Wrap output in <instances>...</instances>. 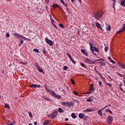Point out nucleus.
<instances>
[{
  "label": "nucleus",
  "mask_w": 125,
  "mask_h": 125,
  "mask_svg": "<svg viewBox=\"0 0 125 125\" xmlns=\"http://www.w3.org/2000/svg\"><path fill=\"white\" fill-rule=\"evenodd\" d=\"M104 13L103 11H98L94 14V17L97 20H100V18L103 16Z\"/></svg>",
  "instance_id": "f257e3e1"
},
{
  "label": "nucleus",
  "mask_w": 125,
  "mask_h": 125,
  "mask_svg": "<svg viewBox=\"0 0 125 125\" xmlns=\"http://www.w3.org/2000/svg\"><path fill=\"white\" fill-rule=\"evenodd\" d=\"M89 45H90V49L91 52H92L93 54H94V55H96V53H94V50L95 51H96V52H99V49H98V48L94 46H93L92 44H91V43H89Z\"/></svg>",
  "instance_id": "f03ea898"
},
{
  "label": "nucleus",
  "mask_w": 125,
  "mask_h": 125,
  "mask_svg": "<svg viewBox=\"0 0 125 125\" xmlns=\"http://www.w3.org/2000/svg\"><path fill=\"white\" fill-rule=\"evenodd\" d=\"M108 47H105L104 51L105 52H107L108 51Z\"/></svg>",
  "instance_id": "09e8293b"
},
{
  "label": "nucleus",
  "mask_w": 125,
  "mask_h": 125,
  "mask_svg": "<svg viewBox=\"0 0 125 125\" xmlns=\"http://www.w3.org/2000/svg\"><path fill=\"white\" fill-rule=\"evenodd\" d=\"M21 43L19 44V46H21L22 44L24 43V42L22 40V39H21Z\"/></svg>",
  "instance_id": "58836bf2"
},
{
  "label": "nucleus",
  "mask_w": 125,
  "mask_h": 125,
  "mask_svg": "<svg viewBox=\"0 0 125 125\" xmlns=\"http://www.w3.org/2000/svg\"><path fill=\"white\" fill-rule=\"evenodd\" d=\"M48 92H49L53 96H54V97H58V98H61V97L60 96L57 95V94L55 93V92L53 91L52 90H48Z\"/></svg>",
  "instance_id": "20e7f679"
},
{
  "label": "nucleus",
  "mask_w": 125,
  "mask_h": 125,
  "mask_svg": "<svg viewBox=\"0 0 125 125\" xmlns=\"http://www.w3.org/2000/svg\"><path fill=\"white\" fill-rule=\"evenodd\" d=\"M95 71L96 72V73H97V74L99 73V72H98V71H97L96 68H95Z\"/></svg>",
  "instance_id": "052dcab7"
},
{
  "label": "nucleus",
  "mask_w": 125,
  "mask_h": 125,
  "mask_svg": "<svg viewBox=\"0 0 125 125\" xmlns=\"http://www.w3.org/2000/svg\"><path fill=\"white\" fill-rule=\"evenodd\" d=\"M72 2H73V3H74V2H75V0H71Z\"/></svg>",
  "instance_id": "69168bd1"
},
{
  "label": "nucleus",
  "mask_w": 125,
  "mask_h": 125,
  "mask_svg": "<svg viewBox=\"0 0 125 125\" xmlns=\"http://www.w3.org/2000/svg\"><path fill=\"white\" fill-rule=\"evenodd\" d=\"M98 75H99L100 78H101V79H102L103 80H104V81H105V78H103V76H102V74H101V73H99L98 74Z\"/></svg>",
  "instance_id": "393cba45"
},
{
  "label": "nucleus",
  "mask_w": 125,
  "mask_h": 125,
  "mask_svg": "<svg viewBox=\"0 0 125 125\" xmlns=\"http://www.w3.org/2000/svg\"><path fill=\"white\" fill-rule=\"evenodd\" d=\"M30 87H34V88H37V87H41V85L36 84H32L30 85Z\"/></svg>",
  "instance_id": "f8f14e48"
},
{
  "label": "nucleus",
  "mask_w": 125,
  "mask_h": 125,
  "mask_svg": "<svg viewBox=\"0 0 125 125\" xmlns=\"http://www.w3.org/2000/svg\"><path fill=\"white\" fill-rule=\"evenodd\" d=\"M81 65L82 67H83L84 68H86V66H85L84 64L81 63Z\"/></svg>",
  "instance_id": "49530a36"
},
{
  "label": "nucleus",
  "mask_w": 125,
  "mask_h": 125,
  "mask_svg": "<svg viewBox=\"0 0 125 125\" xmlns=\"http://www.w3.org/2000/svg\"><path fill=\"white\" fill-rule=\"evenodd\" d=\"M93 100V97H90L88 99H87V102H91Z\"/></svg>",
  "instance_id": "6ab92c4d"
},
{
  "label": "nucleus",
  "mask_w": 125,
  "mask_h": 125,
  "mask_svg": "<svg viewBox=\"0 0 125 125\" xmlns=\"http://www.w3.org/2000/svg\"><path fill=\"white\" fill-rule=\"evenodd\" d=\"M110 110V109L107 108V109H106V112H109Z\"/></svg>",
  "instance_id": "bf43d9fd"
},
{
  "label": "nucleus",
  "mask_w": 125,
  "mask_h": 125,
  "mask_svg": "<svg viewBox=\"0 0 125 125\" xmlns=\"http://www.w3.org/2000/svg\"><path fill=\"white\" fill-rule=\"evenodd\" d=\"M50 0H45V3H48L49 2Z\"/></svg>",
  "instance_id": "4d7b16f0"
},
{
  "label": "nucleus",
  "mask_w": 125,
  "mask_h": 125,
  "mask_svg": "<svg viewBox=\"0 0 125 125\" xmlns=\"http://www.w3.org/2000/svg\"><path fill=\"white\" fill-rule=\"evenodd\" d=\"M14 36H15L16 37H18V38H21V39H23V40H24V41L26 40V37L17 33H14Z\"/></svg>",
  "instance_id": "0eeeda50"
},
{
  "label": "nucleus",
  "mask_w": 125,
  "mask_h": 125,
  "mask_svg": "<svg viewBox=\"0 0 125 125\" xmlns=\"http://www.w3.org/2000/svg\"><path fill=\"white\" fill-rule=\"evenodd\" d=\"M43 52L44 54H46V51L45 50H43Z\"/></svg>",
  "instance_id": "13d9d810"
},
{
  "label": "nucleus",
  "mask_w": 125,
  "mask_h": 125,
  "mask_svg": "<svg viewBox=\"0 0 125 125\" xmlns=\"http://www.w3.org/2000/svg\"><path fill=\"white\" fill-rule=\"evenodd\" d=\"M90 89L92 91H94V87H93V84H91V87Z\"/></svg>",
  "instance_id": "7c9ffc66"
},
{
  "label": "nucleus",
  "mask_w": 125,
  "mask_h": 125,
  "mask_svg": "<svg viewBox=\"0 0 125 125\" xmlns=\"http://www.w3.org/2000/svg\"><path fill=\"white\" fill-rule=\"evenodd\" d=\"M106 29L107 31H111V26L108 25V24L106 23Z\"/></svg>",
  "instance_id": "a211bd4d"
},
{
  "label": "nucleus",
  "mask_w": 125,
  "mask_h": 125,
  "mask_svg": "<svg viewBox=\"0 0 125 125\" xmlns=\"http://www.w3.org/2000/svg\"><path fill=\"white\" fill-rule=\"evenodd\" d=\"M108 107H111V104H109L108 105H106L105 106H104L103 109H102L101 110H104V109H106V108Z\"/></svg>",
  "instance_id": "ea45409f"
},
{
  "label": "nucleus",
  "mask_w": 125,
  "mask_h": 125,
  "mask_svg": "<svg viewBox=\"0 0 125 125\" xmlns=\"http://www.w3.org/2000/svg\"><path fill=\"white\" fill-rule=\"evenodd\" d=\"M53 7H59V6L57 4H54L53 5Z\"/></svg>",
  "instance_id": "79ce46f5"
},
{
  "label": "nucleus",
  "mask_w": 125,
  "mask_h": 125,
  "mask_svg": "<svg viewBox=\"0 0 125 125\" xmlns=\"http://www.w3.org/2000/svg\"><path fill=\"white\" fill-rule=\"evenodd\" d=\"M104 82L107 85H108V86H109V87H112V84H111V83H106L105 80L104 81Z\"/></svg>",
  "instance_id": "c756f323"
},
{
  "label": "nucleus",
  "mask_w": 125,
  "mask_h": 125,
  "mask_svg": "<svg viewBox=\"0 0 125 125\" xmlns=\"http://www.w3.org/2000/svg\"><path fill=\"white\" fill-rule=\"evenodd\" d=\"M108 58L109 60H110V62H111V63H113L114 64H115L116 63V62H115V61H114L113 60H112V58H111L110 57H108Z\"/></svg>",
  "instance_id": "b1692460"
},
{
  "label": "nucleus",
  "mask_w": 125,
  "mask_h": 125,
  "mask_svg": "<svg viewBox=\"0 0 125 125\" xmlns=\"http://www.w3.org/2000/svg\"><path fill=\"white\" fill-rule=\"evenodd\" d=\"M91 91L92 90H91L90 89L89 90V92L88 93H87V94H90V93H91Z\"/></svg>",
  "instance_id": "603ef678"
},
{
  "label": "nucleus",
  "mask_w": 125,
  "mask_h": 125,
  "mask_svg": "<svg viewBox=\"0 0 125 125\" xmlns=\"http://www.w3.org/2000/svg\"><path fill=\"white\" fill-rule=\"evenodd\" d=\"M84 62L86 63H88L89 64H94L95 63V61H92L88 58L85 59Z\"/></svg>",
  "instance_id": "39448f33"
},
{
  "label": "nucleus",
  "mask_w": 125,
  "mask_h": 125,
  "mask_svg": "<svg viewBox=\"0 0 125 125\" xmlns=\"http://www.w3.org/2000/svg\"><path fill=\"white\" fill-rule=\"evenodd\" d=\"M28 115L30 118H33V115H32V112L29 111Z\"/></svg>",
  "instance_id": "4c0bfd02"
},
{
  "label": "nucleus",
  "mask_w": 125,
  "mask_h": 125,
  "mask_svg": "<svg viewBox=\"0 0 125 125\" xmlns=\"http://www.w3.org/2000/svg\"><path fill=\"white\" fill-rule=\"evenodd\" d=\"M58 112L59 113H63V112H64V110L62 109V108H61V107H59V110H58Z\"/></svg>",
  "instance_id": "cd10ccee"
},
{
  "label": "nucleus",
  "mask_w": 125,
  "mask_h": 125,
  "mask_svg": "<svg viewBox=\"0 0 125 125\" xmlns=\"http://www.w3.org/2000/svg\"><path fill=\"white\" fill-rule=\"evenodd\" d=\"M5 108H7V109H10V106L6 104H5Z\"/></svg>",
  "instance_id": "72a5a7b5"
},
{
  "label": "nucleus",
  "mask_w": 125,
  "mask_h": 125,
  "mask_svg": "<svg viewBox=\"0 0 125 125\" xmlns=\"http://www.w3.org/2000/svg\"><path fill=\"white\" fill-rule=\"evenodd\" d=\"M34 125H38V122H34Z\"/></svg>",
  "instance_id": "0e129e2a"
},
{
  "label": "nucleus",
  "mask_w": 125,
  "mask_h": 125,
  "mask_svg": "<svg viewBox=\"0 0 125 125\" xmlns=\"http://www.w3.org/2000/svg\"><path fill=\"white\" fill-rule=\"evenodd\" d=\"M28 125H33L32 123H29Z\"/></svg>",
  "instance_id": "774afa93"
},
{
  "label": "nucleus",
  "mask_w": 125,
  "mask_h": 125,
  "mask_svg": "<svg viewBox=\"0 0 125 125\" xmlns=\"http://www.w3.org/2000/svg\"><path fill=\"white\" fill-rule=\"evenodd\" d=\"M50 20H51L52 23H54L55 21H54V20L53 19L51 18V15L50 16Z\"/></svg>",
  "instance_id": "de8ad7c7"
},
{
  "label": "nucleus",
  "mask_w": 125,
  "mask_h": 125,
  "mask_svg": "<svg viewBox=\"0 0 125 125\" xmlns=\"http://www.w3.org/2000/svg\"><path fill=\"white\" fill-rule=\"evenodd\" d=\"M81 52H82V53L84 54V55H85L86 56H88V53H87V52L85 51V49H81Z\"/></svg>",
  "instance_id": "4468645a"
},
{
  "label": "nucleus",
  "mask_w": 125,
  "mask_h": 125,
  "mask_svg": "<svg viewBox=\"0 0 125 125\" xmlns=\"http://www.w3.org/2000/svg\"><path fill=\"white\" fill-rule=\"evenodd\" d=\"M73 93H74V94H75V95H78V93L75 91H73Z\"/></svg>",
  "instance_id": "864d4df0"
},
{
  "label": "nucleus",
  "mask_w": 125,
  "mask_h": 125,
  "mask_svg": "<svg viewBox=\"0 0 125 125\" xmlns=\"http://www.w3.org/2000/svg\"><path fill=\"white\" fill-rule=\"evenodd\" d=\"M59 26H60V27H61V28H64V25H63V24L62 23L59 24Z\"/></svg>",
  "instance_id": "a18cd8bd"
},
{
  "label": "nucleus",
  "mask_w": 125,
  "mask_h": 125,
  "mask_svg": "<svg viewBox=\"0 0 125 125\" xmlns=\"http://www.w3.org/2000/svg\"><path fill=\"white\" fill-rule=\"evenodd\" d=\"M98 113L99 115H100V116H103V113H102V111H101V110H98Z\"/></svg>",
  "instance_id": "473e14b6"
},
{
  "label": "nucleus",
  "mask_w": 125,
  "mask_h": 125,
  "mask_svg": "<svg viewBox=\"0 0 125 125\" xmlns=\"http://www.w3.org/2000/svg\"><path fill=\"white\" fill-rule=\"evenodd\" d=\"M96 27H97L98 28H99V29H101V30L103 31V29H102V28H101V25H100V23H99V22H96Z\"/></svg>",
  "instance_id": "2eb2a0df"
},
{
  "label": "nucleus",
  "mask_w": 125,
  "mask_h": 125,
  "mask_svg": "<svg viewBox=\"0 0 125 125\" xmlns=\"http://www.w3.org/2000/svg\"><path fill=\"white\" fill-rule=\"evenodd\" d=\"M117 74L120 77H125V75L121 74L119 72H117Z\"/></svg>",
  "instance_id": "a19ab883"
},
{
  "label": "nucleus",
  "mask_w": 125,
  "mask_h": 125,
  "mask_svg": "<svg viewBox=\"0 0 125 125\" xmlns=\"http://www.w3.org/2000/svg\"><path fill=\"white\" fill-rule=\"evenodd\" d=\"M106 122L108 124H111L112 122H113V117L111 116H108L106 120Z\"/></svg>",
  "instance_id": "9d476101"
},
{
  "label": "nucleus",
  "mask_w": 125,
  "mask_h": 125,
  "mask_svg": "<svg viewBox=\"0 0 125 125\" xmlns=\"http://www.w3.org/2000/svg\"><path fill=\"white\" fill-rule=\"evenodd\" d=\"M43 98H44L45 100H46V101H51V100L47 97H43Z\"/></svg>",
  "instance_id": "5701e85b"
},
{
  "label": "nucleus",
  "mask_w": 125,
  "mask_h": 125,
  "mask_svg": "<svg viewBox=\"0 0 125 125\" xmlns=\"http://www.w3.org/2000/svg\"><path fill=\"white\" fill-rule=\"evenodd\" d=\"M36 67L37 70H38L40 72V73H42V74H44V72H43V70H42V67H41V66L40 65H39V64H36Z\"/></svg>",
  "instance_id": "6e6552de"
},
{
  "label": "nucleus",
  "mask_w": 125,
  "mask_h": 125,
  "mask_svg": "<svg viewBox=\"0 0 125 125\" xmlns=\"http://www.w3.org/2000/svg\"><path fill=\"white\" fill-rule=\"evenodd\" d=\"M70 59L71 61H72V63H73V64H76V62H75V61L74 60H73V59L72 58Z\"/></svg>",
  "instance_id": "c03bdc74"
},
{
  "label": "nucleus",
  "mask_w": 125,
  "mask_h": 125,
  "mask_svg": "<svg viewBox=\"0 0 125 125\" xmlns=\"http://www.w3.org/2000/svg\"><path fill=\"white\" fill-rule=\"evenodd\" d=\"M79 117L80 119H83V118L84 117V115L83 113H80L79 114Z\"/></svg>",
  "instance_id": "aec40b11"
},
{
  "label": "nucleus",
  "mask_w": 125,
  "mask_h": 125,
  "mask_svg": "<svg viewBox=\"0 0 125 125\" xmlns=\"http://www.w3.org/2000/svg\"><path fill=\"white\" fill-rule=\"evenodd\" d=\"M122 86H124V87H125V83L124 86V84H122V83H121L120 85L119 86L121 91L124 92V90L123 89V87H122Z\"/></svg>",
  "instance_id": "dca6fc26"
},
{
  "label": "nucleus",
  "mask_w": 125,
  "mask_h": 125,
  "mask_svg": "<svg viewBox=\"0 0 125 125\" xmlns=\"http://www.w3.org/2000/svg\"><path fill=\"white\" fill-rule=\"evenodd\" d=\"M121 5L125 7V0H121Z\"/></svg>",
  "instance_id": "f3484780"
},
{
  "label": "nucleus",
  "mask_w": 125,
  "mask_h": 125,
  "mask_svg": "<svg viewBox=\"0 0 125 125\" xmlns=\"http://www.w3.org/2000/svg\"><path fill=\"white\" fill-rule=\"evenodd\" d=\"M60 2H62V4L64 5V6H66V7L68 6V4H67V3H64V1L63 0H60Z\"/></svg>",
  "instance_id": "4be33fe9"
},
{
  "label": "nucleus",
  "mask_w": 125,
  "mask_h": 125,
  "mask_svg": "<svg viewBox=\"0 0 125 125\" xmlns=\"http://www.w3.org/2000/svg\"><path fill=\"white\" fill-rule=\"evenodd\" d=\"M45 41L46 42H47L48 44H49V45H50V46H51V45H53V42H52V40H49L47 38H45Z\"/></svg>",
  "instance_id": "423d86ee"
},
{
  "label": "nucleus",
  "mask_w": 125,
  "mask_h": 125,
  "mask_svg": "<svg viewBox=\"0 0 125 125\" xmlns=\"http://www.w3.org/2000/svg\"><path fill=\"white\" fill-rule=\"evenodd\" d=\"M71 82L72 83V84H75V81L73 79H71Z\"/></svg>",
  "instance_id": "8fccbe9b"
},
{
  "label": "nucleus",
  "mask_w": 125,
  "mask_h": 125,
  "mask_svg": "<svg viewBox=\"0 0 125 125\" xmlns=\"http://www.w3.org/2000/svg\"><path fill=\"white\" fill-rule=\"evenodd\" d=\"M20 64H22L23 65H27L28 64V62H21Z\"/></svg>",
  "instance_id": "2f4dec72"
},
{
  "label": "nucleus",
  "mask_w": 125,
  "mask_h": 125,
  "mask_svg": "<svg viewBox=\"0 0 125 125\" xmlns=\"http://www.w3.org/2000/svg\"><path fill=\"white\" fill-rule=\"evenodd\" d=\"M62 105L63 106H65V107H71V106H73V105H74V104L71 102H62Z\"/></svg>",
  "instance_id": "7ed1b4c3"
},
{
  "label": "nucleus",
  "mask_w": 125,
  "mask_h": 125,
  "mask_svg": "<svg viewBox=\"0 0 125 125\" xmlns=\"http://www.w3.org/2000/svg\"><path fill=\"white\" fill-rule=\"evenodd\" d=\"M7 125H13V124H12V123H8Z\"/></svg>",
  "instance_id": "e2e57ef3"
},
{
  "label": "nucleus",
  "mask_w": 125,
  "mask_h": 125,
  "mask_svg": "<svg viewBox=\"0 0 125 125\" xmlns=\"http://www.w3.org/2000/svg\"><path fill=\"white\" fill-rule=\"evenodd\" d=\"M94 111H95V109L89 108V109H87L86 110H84L83 112H94Z\"/></svg>",
  "instance_id": "ddd939ff"
},
{
  "label": "nucleus",
  "mask_w": 125,
  "mask_h": 125,
  "mask_svg": "<svg viewBox=\"0 0 125 125\" xmlns=\"http://www.w3.org/2000/svg\"><path fill=\"white\" fill-rule=\"evenodd\" d=\"M69 120V119H68V118H66L65 119V121H68Z\"/></svg>",
  "instance_id": "338daca9"
},
{
  "label": "nucleus",
  "mask_w": 125,
  "mask_h": 125,
  "mask_svg": "<svg viewBox=\"0 0 125 125\" xmlns=\"http://www.w3.org/2000/svg\"><path fill=\"white\" fill-rule=\"evenodd\" d=\"M118 64L122 67L123 69H125V65L121 63L120 62H118Z\"/></svg>",
  "instance_id": "c85d7f7f"
},
{
  "label": "nucleus",
  "mask_w": 125,
  "mask_h": 125,
  "mask_svg": "<svg viewBox=\"0 0 125 125\" xmlns=\"http://www.w3.org/2000/svg\"><path fill=\"white\" fill-rule=\"evenodd\" d=\"M33 51L35 52H37V53H39L40 52V51H39V50L37 48H35L33 49Z\"/></svg>",
  "instance_id": "c9c22d12"
},
{
  "label": "nucleus",
  "mask_w": 125,
  "mask_h": 125,
  "mask_svg": "<svg viewBox=\"0 0 125 125\" xmlns=\"http://www.w3.org/2000/svg\"><path fill=\"white\" fill-rule=\"evenodd\" d=\"M99 63H100L102 66H105V65H106V63L103 62H99Z\"/></svg>",
  "instance_id": "f704fd0d"
},
{
  "label": "nucleus",
  "mask_w": 125,
  "mask_h": 125,
  "mask_svg": "<svg viewBox=\"0 0 125 125\" xmlns=\"http://www.w3.org/2000/svg\"><path fill=\"white\" fill-rule=\"evenodd\" d=\"M45 89L46 90H47V91H48V90H50V89H48V88H47V87H45Z\"/></svg>",
  "instance_id": "680f3d73"
},
{
  "label": "nucleus",
  "mask_w": 125,
  "mask_h": 125,
  "mask_svg": "<svg viewBox=\"0 0 125 125\" xmlns=\"http://www.w3.org/2000/svg\"><path fill=\"white\" fill-rule=\"evenodd\" d=\"M68 57L69 58V59H71L72 58V57L71 56V54H70V53H69L68 52H67L66 53Z\"/></svg>",
  "instance_id": "e433bc0d"
},
{
  "label": "nucleus",
  "mask_w": 125,
  "mask_h": 125,
  "mask_svg": "<svg viewBox=\"0 0 125 125\" xmlns=\"http://www.w3.org/2000/svg\"><path fill=\"white\" fill-rule=\"evenodd\" d=\"M113 1V8H114V9H116V8H115V4H116V0H112Z\"/></svg>",
  "instance_id": "bb28decb"
},
{
  "label": "nucleus",
  "mask_w": 125,
  "mask_h": 125,
  "mask_svg": "<svg viewBox=\"0 0 125 125\" xmlns=\"http://www.w3.org/2000/svg\"><path fill=\"white\" fill-rule=\"evenodd\" d=\"M99 84L100 86H101V87H102V82H99Z\"/></svg>",
  "instance_id": "3c124183"
},
{
  "label": "nucleus",
  "mask_w": 125,
  "mask_h": 125,
  "mask_svg": "<svg viewBox=\"0 0 125 125\" xmlns=\"http://www.w3.org/2000/svg\"><path fill=\"white\" fill-rule=\"evenodd\" d=\"M58 115V112L57 111H54L52 113L51 115V119H54V118H56V116Z\"/></svg>",
  "instance_id": "1a4fd4ad"
},
{
  "label": "nucleus",
  "mask_w": 125,
  "mask_h": 125,
  "mask_svg": "<svg viewBox=\"0 0 125 125\" xmlns=\"http://www.w3.org/2000/svg\"><path fill=\"white\" fill-rule=\"evenodd\" d=\"M64 70H67L68 69V66H65L63 68Z\"/></svg>",
  "instance_id": "6e6d98bb"
},
{
  "label": "nucleus",
  "mask_w": 125,
  "mask_h": 125,
  "mask_svg": "<svg viewBox=\"0 0 125 125\" xmlns=\"http://www.w3.org/2000/svg\"><path fill=\"white\" fill-rule=\"evenodd\" d=\"M124 31H125V23L124 24L123 27L117 32V34H120V33L124 32Z\"/></svg>",
  "instance_id": "9b49d317"
},
{
  "label": "nucleus",
  "mask_w": 125,
  "mask_h": 125,
  "mask_svg": "<svg viewBox=\"0 0 125 125\" xmlns=\"http://www.w3.org/2000/svg\"><path fill=\"white\" fill-rule=\"evenodd\" d=\"M48 124H49V120H46V121H45L43 122V125H48Z\"/></svg>",
  "instance_id": "412c9836"
},
{
  "label": "nucleus",
  "mask_w": 125,
  "mask_h": 125,
  "mask_svg": "<svg viewBox=\"0 0 125 125\" xmlns=\"http://www.w3.org/2000/svg\"><path fill=\"white\" fill-rule=\"evenodd\" d=\"M6 37H7V38H9L10 37V35H9V34L7 33L6 35Z\"/></svg>",
  "instance_id": "5fc2aeb1"
},
{
  "label": "nucleus",
  "mask_w": 125,
  "mask_h": 125,
  "mask_svg": "<svg viewBox=\"0 0 125 125\" xmlns=\"http://www.w3.org/2000/svg\"><path fill=\"white\" fill-rule=\"evenodd\" d=\"M103 61V59L100 58V59L96 60L95 61L96 62V61Z\"/></svg>",
  "instance_id": "37998d69"
},
{
  "label": "nucleus",
  "mask_w": 125,
  "mask_h": 125,
  "mask_svg": "<svg viewBox=\"0 0 125 125\" xmlns=\"http://www.w3.org/2000/svg\"><path fill=\"white\" fill-rule=\"evenodd\" d=\"M71 117L72 119H76V118H77V116H76V114H75V113H72L71 114Z\"/></svg>",
  "instance_id": "a878e982"
}]
</instances>
